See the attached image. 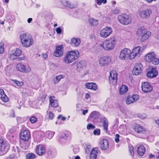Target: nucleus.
Returning <instances> with one entry per match:
<instances>
[{
    "mask_svg": "<svg viewBox=\"0 0 159 159\" xmlns=\"http://www.w3.org/2000/svg\"><path fill=\"white\" fill-rule=\"evenodd\" d=\"M6 147V143L4 140L0 139V155L3 154Z\"/></svg>",
    "mask_w": 159,
    "mask_h": 159,
    "instance_id": "24",
    "label": "nucleus"
},
{
    "mask_svg": "<svg viewBox=\"0 0 159 159\" xmlns=\"http://www.w3.org/2000/svg\"><path fill=\"white\" fill-rule=\"evenodd\" d=\"M146 31L144 27H140L139 28L137 32V35L139 36H141L144 33H145Z\"/></svg>",
    "mask_w": 159,
    "mask_h": 159,
    "instance_id": "35",
    "label": "nucleus"
},
{
    "mask_svg": "<svg viewBox=\"0 0 159 159\" xmlns=\"http://www.w3.org/2000/svg\"><path fill=\"white\" fill-rule=\"evenodd\" d=\"M134 130L138 133H144L146 131L145 129L143 126L139 124H136L135 125Z\"/></svg>",
    "mask_w": 159,
    "mask_h": 159,
    "instance_id": "21",
    "label": "nucleus"
},
{
    "mask_svg": "<svg viewBox=\"0 0 159 159\" xmlns=\"http://www.w3.org/2000/svg\"><path fill=\"white\" fill-rule=\"evenodd\" d=\"M32 20V18H29L27 20V22L28 23H30L31 22V21Z\"/></svg>",
    "mask_w": 159,
    "mask_h": 159,
    "instance_id": "55",
    "label": "nucleus"
},
{
    "mask_svg": "<svg viewBox=\"0 0 159 159\" xmlns=\"http://www.w3.org/2000/svg\"><path fill=\"white\" fill-rule=\"evenodd\" d=\"M151 33L150 32L145 31V33H144L141 36V42H144L147 39L149 36L151 35Z\"/></svg>",
    "mask_w": 159,
    "mask_h": 159,
    "instance_id": "30",
    "label": "nucleus"
},
{
    "mask_svg": "<svg viewBox=\"0 0 159 159\" xmlns=\"http://www.w3.org/2000/svg\"><path fill=\"white\" fill-rule=\"evenodd\" d=\"M102 2L103 4H105L106 3L107 1L106 0H102Z\"/></svg>",
    "mask_w": 159,
    "mask_h": 159,
    "instance_id": "61",
    "label": "nucleus"
},
{
    "mask_svg": "<svg viewBox=\"0 0 159 159\" xmlns=\"http://www.w3.org/2000/svg\"><path fill=\"white\" fill-rule=\"evenodd\" d=\"M96 148L93 149L90 154V159H96L97 158L98 152L97 149Z\"/></svg>",
    "mask_w": 159,
    "mask_h": 159,
    "instance_id": "31",
    "label": "nucleus"
},
{
    "mask_svg": "<svg viewBox=\"0 0 159 159\" xmlns=\"http://www.w3.org/2000/svg\"><path fill=\"white\" fill-rule=\"evenodd\" d=\"M143 66L142 64L139 63L136 64L133 70V73L135 75H139L142 72Z\"/></svg>",
    "mask_w": 159,
    "mask_h": 159,
    "instance_id": "12",
    "label": "nucleus"
},
{
    "mask_svg": "<svg viewBox=\"0 0 159 159\" xmlns=\"http://www.w3.org/2000/svg\"><path fill=\"white\" fill-rule=\"evenodd\" d=\"M16 69L22 72H24L26 70L25 66L21 63L18 64L16 65Z\"/></svg>",
    "mask_w": 159,
    "mask_h": 159,
    "instance_id": "34",
    "label": "nucleus"
},
{
    "mask_svg": "<svg viewBox=\"0 0 159 159\" xmlns=\"http://www.w3.org/2000/svg\"><path fill=\"white\" fill-rule=\"evenodd\" d=\"M66 118L65 117H62L61 118V120L63 121H64L66 120Z\"/></svg>",
    "mask_w": 159,
    "mask_h": 159,
    "instance_id": "64",
    "label": "nucleus"
},
{
    "mask_svg": "<svg viewBox=\"0 0 159 159\" xmlns=\"http://www.w3.org/2000/svg\"><path fill=\"white\" fill-rule=\"evenodd\" d=\"M20 137L25 141H28L30 137V132L27 130L21 132L20 133Z\"/></svg>",
    "mask_w": 159,
    "mask_h": 159,
    "instance_id": "13",
    "label": "nucleus"
},
{
    "mask_svg": "<svg viewBox=\"0 0 159 159\" xmlns=\"http://www.w3.org/2000/svg\"><path fill=\"white\" fill-rule=\"evenodd\" d=\"M44 59H46L48 57V55L47 54L44 53L42 55Z\"/></svg>",
    "mask_w": 159,
    "mask_h": 159,
    "instance_id": "52",
    "label": "nucleus"
},
{
    "mask_svg": "<svg viewBox=\"0 0 159 159\" xmlns=\"http://www.w3.org/2000/svg\"><path fill=\"white\" fill-rule=\"evenodd\" d=\"M47 152L48 155H51L52 154V152L50 150H48Z\"/></svg>",
    "mask_w": 159,
    "mask_h": 159,
    "instance_id": "56",
    "label": "nucleus"
},
{
    "mask_svg": "<svg viewBox=\"0 0 159 159\" xmlns=\"http://www.w3.org/2000/svg\"><path fill=\"white\" fill-rule=\"evenodd\" d=\"M62 45H58L56 47V50L55 51L53 55L57 57H60L63 55V52L62 49L63 48Z\"/></svg>",
    "mask_w": 159,
    "mask_h": 159,
    "instance_id": "14",
    "label": "nucleus"
},
{
    "mask_svg": "<svg viewBox=\"0 0 159 159\" xmlns=\"http://www.w3.org/2000/svg\"><path fill=\"white\" fill-rule=\"evenodd\" d=\"M88 112V110H85L83 111V114L84 115H85L86 113H87Z\"/></svg>",
    "mask_w": 159,
    "mask_h": 159,
    "instance_id": "57",
    "label": "nucleus"
},
{
    "mask_svg": "<svg viewBox=\"0 0 159 159\" xmlns=\"http://www.w3.org/2000/svg\"><path fill=\"white\" fill-rule=\"evenodd\" d=\"M79 56V52L77 50L68 51L63 60V62L66 64H70L77 59Z\"/></svg>",
    "mask_w": 159,
    "mask_h": 159,
    "instance_id": "1",
    "label": "nucleus"
},
{
    "mask_svg": "<svg viewBox=\"0 0 159 159\" xmlns=\"http://www.w3.org/2000/svg\"><path fill=\"white\" fill-rule=\"evenodd\" d=\"M118 19L120 23L124 25H128L131 23L132 18L126 14H122L119 15Z\"/></svg>",
    "mask_w": 159,
    "mask_h": 159,
    "instance_id": "5",
    "label": "nucleus"
},
{
    "mask_svg": "<svg viewBox=\"0 0 159 159\" xmlns=\"http://www.w3.org/2000/svg\"><path fill=\"white\" fill-rule=\"evenodd\" d=\"M141 87L142 91L145 93L151 92L153 89L152 86L147 82L142 83Z\"/></svg>",
    "mask_w": 159,
    "mask_h": 159,
    "instance_id": "9",
    "label": "nucleus"
},
{
    "mask_svg": "<svg viewBox=\"0 0 159 159\" xmlns=\"http://www.w3.org/2000/svg\"><path fill=\"white\" fill-rule=\"evenodd\" d=\"M80 40L77 38H73L71 39V44L72 45L75 47L79 46L80 43Z\"/></svg>",
    "mask_w": 159,
    "mask_h": 159,
    "instance_id": "26",
    "label": "nucleus"
},
{
    "mask_svg": "<svg viewBox=\"0 0 159 159\" xmlns=\"http://www.w3.org/2000/svg\"><path fill=\"white\" fill-rule=\"evenodd\" d=\"M37 154L39 156H42L46 152L45 147L42 145H38L36 149Z\"/></svg>",
    "mask_w": 159,
    "mask_h": 159,
    "instance_id": "17",
    "label": "nucleus"
},
{
    "mask_svg": "<svg viewBox=\"0 0 159 159\" xmlns=\"http://www.w3.org/2000/svg\"><path fill=\"white\" fill-rule=\"evenodd\" d=\"M54 96L50 97L49 98L50 103L52 107H57L58 106V101L55 99Z\"/></svg>",
    "mask_w": 159,
    "mask_h": 159,
    "instance_id": "25",
    "label": "nucleus"
},
{
    "mask_svg": "<svg viewBox=\"0 0 159 159\" xmlns=\"http://www.w3.org/2000/svg\"><path fill=\"white\" fill-rule=\"evenodd\" d=\"M89 97L90 95L88 93H86L85 95V98L86 99H88V98H89Z\"/></svg>",
    "mask_w": 159,
    "mask_h": 159,
    "instance_id": "54",
    "label": "nucleus"
},
{
    "mask_svg": "<svg viewBox=\"0 0 159 159\" xmlns=\"http://www.w3.org/2000/svg\"><path fill=\"white\" fill-rule=\"evenodd\" d=\"M100 114L99 113L96 111H93L90 115V117L93 120H95L98 119L100 116Z\"/></svg>",
    "mask_w": 159,
    "mask_h": 159,
    "instance_id": "32",
    "label": "nucleus"
},
{
    "mask_svg": "<svg viewBox=\"0 0 159 159\" xmlns=\"http://www.w3.org/2000/svg\"><path fill=\"white\" fill-rule=\"evenodd\" d=\"M116 41L117 40L115 37H111L103 42L102 45L103 48L107 51L113 50L115 47Z\"/></svg>",
    "mask_w": 159,
    "mask_h": 159,
    "instance_id": "3",
    "label": "nucleus"
},
{
    "mask_svg": "<svg viewBox=\"0 0 159 159\" xmlns=\"http://www.w3.org/2000/svg\"><path fill=\"white\" fill-rule=\"evenodd\" d=\"M154 155L152 154H151L149 155V157L150 158H152L154 157Z\"/></svg>",
    "mask_w": 159,
    "mask_h": 159,
    "instance_id": "60",
    "label": "nucleus"
},
{
    "mask_svg": "<svg viewBox=\"0 0 159 159\" xmlns=\"http://www.w3.org/2000/svg\"><path fill=\"white\" fill-rule=\"evenodd\" d=\"M97 3L98 5H101L102 3V0H96Z\"/></svg>",
    "mask_w": 159,
    "mask_h": 159,
    "instance_id": "51",
    "label": "nucleus"
},
{
    "mask_svg": "<svg viewBox=\"0 0 159 159\" xmlns=\"http://www.w3.org/2000/svg\"><path fill=\"white\" fill-rule=\"evenodd\" d=\"M100 148L103 150H106L108 148V142L107 139H103L100 142Z\"/></svg>",
    "mask_w": 159,
    "mask_h": 159,
    "instance_id": "22",
    "label": "nucleus"
},
{
    "mask_svg": "<svg viewBox=\"0 0 159 159\" xmlns=\"http://www.w3.org/2000/svg\"><path fill=\"white\" fill-rule=\"evenodd\" d=\"M91 146L89 145H86V147L85 148V149H88V152H89L90 150L89 149L90 148Z\"/></svg>",
    "mask_w": 159,
    "mask_h": 159,
    "instance_id": "49",
    "label": "nucleus"
},
{
    "mask_svg": "<svg viewBox=\"0 0 159 159\" xmlns=\"http://www.w3.org/2000/svg\"><path fill=\"white\" fill-rule=\"evenodd\" d=\"M115 137L116 138H119L120 137V135L118 134H117L115 135Z\"/></svg>",
    "mask_w": 159,
    "mask_h": 159,
    "instance_id": "62",
    "label": "nucleus"
},
{
    "mask_svg": "<svg viewBox=\"0 0 159 159\" xmlns=\"http://www.w3.org/2000/svg\"><path fill=\"white\" fill-rule=\"evenodd\" d=\"M115 141L116 143H118L119 142V138H115Z\"/></svg>",
    "mask_w": 159,
    "mask_h": 159,
    "instance_id": "58",
    "label": "nucleus"
},
{
    "mask_svg": "<svg viewBox=\"0 0 159 159\" xmlns=\"http://www.w3.org/2000/svg\"><path fill=\"white\" fill-rule=\"evenodd\" d=\"M89 22L90 25L93 26H96L98 24V20L93 18H90L89 20Z\"/></svg>",
    "mask_w": 159,
    "mask_h": 159,
    "instance_id": "36",
    "label": "nucleus"
},
{
    "mask_svg": "<svg viewBox=\"0 0 159 159\" xmlns=\"http://www.w3.org/2000/svg\"><path fill=\"white\" fill-rule=\"evenodd\" d=\"M139 99V96L137 95H134L132 96H129L127 98L126 102L127 104H130L136 102Z\"/></svg>",
    "mask_w": 159,
    "mask_h": 159,
    "instance_id": "16",
    "label": "nucleus"
},
{
    "mask_svg": "<svg viewBox=\"0 0 159 159\" xmlns=\"http://www.w3.org/2000/svg\"><path fill=\"white\" fill-rule=\"evenodd\" d=\"M2 100L5 102H7L9 100V98L6 94L2 95L1 97Z\"/></svg>",
    "mask_w": 159,
    "mask_h": 159,
    "instance_id": "39",
    "label": "nucleus"
},
{
    "mask_svg": "<svg viewBox=\"0 0 159 159\" xmlns=\"http://www.w3.org/2000/svg\"><path fill=\"white\" fill-rule=\"evenodd\" d=\"M158 75V72L156 69L152 68L151 70L147 73V76L150 78H153L157 76Z\"/></svg>",
    "mask_w": 159,
    "mask_h": 159,
    "instance_id": "20",
    "label": "nucleus"
},
{
    "mask_svg": "<svg viewBox=\"0 0 159 159\" xmlns=\"http://www.w3.org/2000/svg\"><path fill=\"white\" fill-rule=\"evenodd\" d=\"M145 59L147 61L151 62L154 65H157L159 64V59L157 57L154 52L148 53L145 56Z\"/></svg>",
    "mask_w": 159,
    "mask_h": 159,
    "instance_id": "4",
    "label": "nucleus"
},
{
    "mask_svg": "<svg viewBox=\"0 0 159 159\" xmlns=\"http://www.w3.org/2000/svg\"><path fill=\"white\" fill-rule=\"evenodd\" d=\"M4 45L2 44L0 46V53L2 54L4 52Z\"/></svg>",
    "mask_w": 159,
    "mask_h": 159,
    "instance_id": "45",
    "label": "nucleus"
},
{
    "mask_svg": "<svg viewBox=\"0 0 159 159\" xmlns=\"http://www.w3.org/2000/svg\"><path fill=\"white\" fill-rule=\"evenodd\" d=\"M28 159H33L35 157V155L33 153H29L26 156Z\"/></svg>",
    "mask_w": 159,
    "mask_h": 159,
    "instance_id": "40",
    "label": "nucleus"
},
{
    "mask_svg": "<svg viewBox=\"0 0 159 159\" xmlns=\"http://www.w3.org/2000/svg\"><path fill=\"white\" fill-rule=\"evenodd\" d=\"M93 134L95 135H99L100 134V130L99 129H98L94 130Z\"/></svg>",
    "mask_w": 159,
    "mask_h": 159,
    "instance_id": "44",
    "label": "nucleus"
},
{
    "mask_svg": "<svg viewBox=\"0 0 159 159\" xmlns=\"http://www.w3.org/2000/svg\"><path fill=\"white\" fill-rule=\"evenodd\" d=\"M102 126L103 130L106 132H108V122L107 119L104 117L102 119Z\"/></svg>",
    "mask_w": 159,
    "mask_h": 159,
    "instance_id": "28",
    "label": "nucleus"
},
{
    "mask_svg": "<svg viewBox=\"0 0 159 159\" xmlns=\"http://www.w3.org/2000/svg\"><path fill=\"white\" fill-rule=\"evenodd\" d=\"M99 61L100 66H103L111 62V58L109 57H104L100 58Z\"/></svg>",
    "mask_w": 159,
    "mask_h": 159,
    "instance_id": "18",
    "label": "nucleus"
},
{
    "mask_svg": "<svg viewBox=\"0 0 159 159\" xmlns=\"http://www.w3.org/2000/svg\"><path fill=\"white\" fill-rule=\"evenodd\" d=\"M113 13L115 14H117L120 12V10L118 9H115L113 11Z\"/></svg>",
    "mask_w": 159,
    "mask_h": 159,
    "instance_id": "47",
    "label": "nucleus"
},
{
    "mask_svg": "<svg viewBox=\"0 0 159 159\" xmlns=\"http://www.w3.org/2000/svg\"><path fill=\"white\" fill-rule=\"evenodd\" d=\"M152 13L151 10L149 9H147L144 10H143L139 12V15L140 16L143 18H148Z\"/></svg>",
    "mask_w": 159,
    "mask_h": 159,
    "instance_id": "11",
    "label": "nucleus"
},
{
    "mask_svg": "<svg viewBox=\"0 0 159 159\" xmlns=\"http://www.w3.org/2000/svg\"><path fill=\"white\" fill-rule=\"evenodd\" d=\"M20 38L22 46L25 48L30 47L34 43L31 36L29 34H22L20 36Z\"/></svg>",
    "mask_w": 159,
    "mask_h": 159,
    "instance_id": "2",
    "label": "nucleus"
},
{
    "mask_svg": "<svg viewBox=\"0 0 159 159\" xmlns=\"http://www.w3.org/2000/svg\"><path fill=\"white\" fill-rule=\"evenodd\" d=\"M75 159H80V157L79 156H77L75 157Z\"/></svg>",
    "mask_w": 159,
    "mask_h": 159,
    "instance_id": "63",
    "label": "nucleus"
},
{
    "mask_svg": "<svg viewBox=\"0 0 159 159\" xmlns=\"http://www.w3.org/2000/svg\"><path fill=\"white\" fill-rule=\"evenodd\" d=\"M156 123L157 125H158L159 127V120H156Z\"/></svg>",
    "mask_w": 159,
    "mask_h": 159,
    "instance_id": "59",
    "label": "nucleus"
},
{
    "mask_svg": "<svg viewBox=\"0 0 159 159\" xmlns=\"http://www.w3.org/2000/svg\"><path fill=\"white\" fill-rule=\"evenodd\" d=\"M113 30L110 27H106L102 29L100 31V36L103 38H106L112 33Z\"/></svg>",
    "mask_w": 159,
    "mask_h": 159,
    "instance_id": "7",
    "label": "nucleus"
},
{
    "mask_svg": "<svg viewBox=\"0 0 159 159\" xmlns=\"http://www.w3.org/2000/svg\"><path fill=\"white\" fill-rule=\"evenodd\" d=\"M147 2L148 3H151L152 1H155L157 0H144Z\"/></svg>",
    "mask_w": 159,
    "mask_h": 159,
    "instance_id": "53",
    "label": "nucleus"
},
{
    "mask_svg": "<svg viewBox=\"0 0 159 159\" xmlns=\"http://www.w3.org/2000/svg\"><path fill=\"white\" fill-rule=\"evenodd\" d=\"M54 117L53 114L52 112H50L49 114L48 119H52Z\"/></svg>",
    "mask_w": 159,
    "mask_h": 159,
    "instance_id": "46",
    "label": "nucleus"
},
{
    "mask_svg": "<svg viewBox=\"0 0 159 159\" xmlns=\"http://www.w3.org/2000/svg\"><path fill=\"white\" fill-rule=\"evenodd\" d=\"M128 87L125 85H123L120 89V94H123L128 91Z\"/></svg>",
    "mask_w": 159,
    "mask_h": 159,
    "instance_id": "38",
    "label": "nucleus"
},
{
    "mask_svg": "<svg viewBox=\"0 0 159 159\" xmlns=\"http://www.w3.org/2000/svg\"><path fill=\"white\" fill-rule=\"evenodd\" d=\"M131 50L130 49L124 48L121 50L120 53L119 58L123 60L129 58L130 59Z\"/></svg>",
    "mask_w": 159,
    "mask_h": 159,
    "instance_id": "6",
    "label": "nucleus"
},
{
    "mask_svg": "<svg viewBox=\"0 0 159 159\" xmlns=\"http://www.w3.org/2000/svg\"><path fill=\"white\" fill-rule=\"evenodd\" d=\"M37 120V118L34 116L31 117L30 119V121L32 123H35Z\"/></svg>",
    "mask_w": 159,
    "mask_h": 159,
    "instance_id": "42",
    "label": "nucleus"
},
{
    "mask_svg": "<svg viewBox=\"0 0 159 159\" xmlns=\"http://www.w3.org/2000/svg\"><path fill=\"white\" fill-rule=\"evenodd\" d=\"M64 76L62 75H60L56 76L53 80V83L55 84H57L61 79L63 78Z\"/></svg>",
    "mask_w": 159,
    "mask_h": 159,
    "instance_id": "37",
    "label": "nucleus"
},
{
    "mask_svg": "<svg viewBox=\"0 0 159 159\" xmlns=\"http://www.w3.org/2000/svg\"><path fill=\"white\" fill-rule=\"evenodd\" d=\"M0 94L1 96L5 94L4 90L2 89H0Z\"/></svg>",
    "mask_w": 159,
    "mask_h": 159,
    "instance_id": "50",
    "label": "nucleus"
},
{
    "mask_svg": "<svg viewBox=\"0 0 159 159\" xmlns=\"http://www.w3.org/2000/svg\"><path fill=\"white\" fill-rule=\"evenodd\" d=\"M21 53V52L20 49L16 48L15 51L11 52L9 55V57L11 60H14L17 58Z\"/></svg>",
    "mask_w": 159,
    "mask_h": 159,
    "instance_id": "15",
    "label": "nucleus"
},
{
    "mask_svg": "<svg viewBox=\"0 0 159 159\" xmlns=\"http://www.w3.org/2000/svg\"><path fill=\"white\" fill-rule=\"evenodd\" d=\"M85 86L87 89L96 90L98 89L97 85L94 83H87L85 84Z\"/></svg>",
    "mask_w": 159,
    "mask_h": 159,
    "instance_id": "23",
    "label": "nucleus"
},
{
    "mask_svg": "<svg viewBox=\"0 0 159 159\" xmlns=\"http://www.w3.org/2000/svg\"><path fill=\"white\" fill-rule=\"evenodd\" d=\"M76 70L80 72L81 70L84 69L86 67V62L85 61H82L77 64Z\"/></svg>",
    "mask_w": 159,
    "mask_h": 159,
    "instance_id": "19",
    "label": "nucleus"
},
{
    "mask_svg": "<svg viewBox=\"0 0 159 159\" xmlns=\"http://www.w3.org/2000/svg\"><path fill=\"white\" fill-rule=\"evenodd\" d=\"M56 31L58 34H61V33L62 30L60 27H58L56 28Z\"/></svg>",
    "mask_w": 159,
    "mask_h": 159,
    "instance_id": "48",
    "label": "nucleus"
},
{
    "mask_svg": "<svg viewBox=\"0 0 159 159\" xmlns=\"http://www.w3.org/2000/svg\"><path fill=\"white\" fill-rule=\"evenodd\" d=\"M11 81L12 82V84L15 87L17 86L18 87H21L23 86L24 84L23 82L22 81H20L16 80H11Z\"/></svg>",
    "mask_w": 159,
    "mask_h": 159,
    "instance_id": "33",
    "label": "nucleus"
},
{
    "mask_svg": "<svg viewBox=\"0 0 159 159\" xmlns=\"http://www.w3.org/2000/svg\"><path fill=\"white\" fill-rule=\"evenodd\" d=\"M109 77V82L110 84L115 85L117 82L118 74L117 72L115 70L111 71Z\"/></svg>",
    "mask_w": 159,
    "mask_h": 159,
    "instance_id": "8",
    "label": "nucleus"
},
{
    "mask_svg": "<svg viewBox=\"0 0 159 159\" xmlns=\"http://www.w3.org/2000/svg\"><path fill=\"white\" fill-rule=\"evenodd\" d=\"M129 151L132 156L134 155V148L132 146H129Z\"/></svg>",
    "mask_w": 159,
    "mask_h": 159,
    "instance_id": "43",
    "label": "nucleus"
},
{
    "mask_svg": "<svg viewBox=\"0 0 159 159\" xmlns=\"http://www.w3.org/2000/svg\"><path fill=\"white\" fill-rule=\"evenodd\" d=\"M140 49L141 47L139 46L134 48L132 52L131 51L130 60L134 59L136 56L141 54Z\"/></svg>",
    "mask_w": 159,
    "mask_h": 159,
    "instance_id": "10",
    "label": "nucleus"
},
{
    "mask_svg": "<svg viewBox=\"0 0 159 159\" xmlns=\"http://www.w3.org/2000/svg\"><path fill=\"white\" fill-rule=\"evenodd\" d=\"M95 126L92 124H88L87 126V129L88 130L93 129L95 128Z\"/></svg>",
    "mask_w": 159,
    "mask_h": 159,
    "instance_id": "41",
    "label": "nucleus"
},
{
    "mask_svg": "<svg viewBox=\"0 0 159 159\" xmlns=\"http://www.w3.org/2000/svg\"><path fill=\"white\" fill-rule=\"evenodd\" d=\"M145 151V148L143 145H141L137 148L138 154L140 156H142L144 155Z\"/></svg>",
    "mask_w": 159,
    "mask_h": 159,
    "instance_id": "27",
    "label": "nucleus"
},
{
    "mask_svg": "<svg viewBox=\"0 0 159 159\" xmlns=\"http://www.w3.org/2000/svg\"><path fill=\"white\" fill-rule=\"evenodd\" d=\"M61 2L65 7L71 8H75L77 6V5H74L71 4L68 1H61Z\"/></svg>",
    "mask_w": 159,
    "mask_h": 159,
    "instance_id": "29",
    "label": "nucleus"
}]
</instances>
